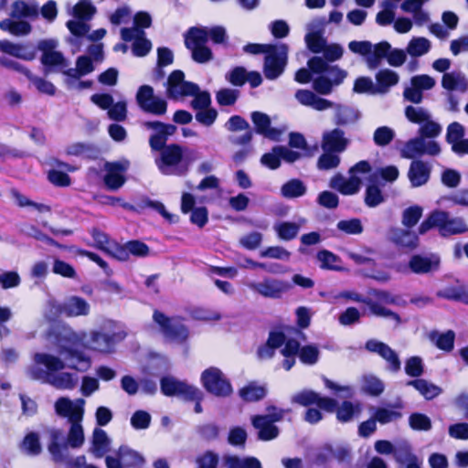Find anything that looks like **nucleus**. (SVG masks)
<instances>
[{"label":"nucleus","instance_id":"nucleus-1","mask_svg":"<svg viewBox=\"0 0 468 468\" xmlns=\"http://www.w3.org/2000/svg\"><path fill=\"white\" fill-rule=\"evenodd\" d=\"M90 366V360L84 355L61 345L58 354L35 353L33 363L27 367V374L30 378L49 384L58 389L71 390L77 387L79 378L76 374L62 370L69 367L84 372Z\"/></svg>","mask_w":468,"mask_h":468},{"label":"nucleus","instance_id":"nucleus-2","mask_svg":"<svg viewBox=\"0 0 468 468\" xmlns=\"http://www.w3.org/2000/svg\"><path fill=\"white\" fill-rule=\"evenodd\" d=\"M348 48L351 52L364 57L367 66L370 69H377L384 58L393 67H400L407 58V51L399 48L391 49L390 44L387 41L374 45L367 40H354L348 43Z\"/></svg>","mask_w":468,"mask_h":468},{"label":"nucleus","instance_id":"nucleus-3","mask_svg":"<svg viewBox=\"0 0 468 468\" xmlns=\"http://www.w3.org/2000/svg\"><path fill=\"white\" fill-rule=\"evenodd\" d=\"M197 159V153L195 150L170 144L161 150L156 165L164 175L180 176L187 173L191 163Z\"/></svg>","mask_w":468,"mask_h":468},{"label":"nucleus","instance_id":"nucleus-4","mask_svg":"<svg viewBox=\"0 0 468 468\" xmlns=\"http://www.w3.org/2000/svg\"><path fill=\"white\" fill-rule=\"evenodd\" d=\"M125 334H105L99 331L86 332H70L67 338L69 342L75 346H81L85 348L101 352L108 353L112 351L114 346L116 339H122Z\"/></svg>","mask_w":468,"mask_h":468},{"label":"nucleus","instance_id":"nucleus-5","mask_svg":"<svg viewBox=\"0 0 468 468\" xmlns=\"http://www.w3.org/2000/svg\"><path fill=\"white\" fill-rule=\"evenodd\" d=\"M284 356L282 366L284 369L290 370L295 364V355L298 354L300 361L304 365H314L318 362L320 350L315 345H306L300 348L296 340L288 339L281 350Z\"/></svg>","mask_w":468,"mask_h":468},{"label":"nucleus","instance_id":"nucleus-6","mask_svg":"<svg viewBox=\"0 0 468 468\" xmlns=\"http://www.w3.org/2000/svg\"><path fill=\"white\" fill-rule=\"evenodd\" d=\"M200 381L208 393L218 398H228L234 392L229 378L216 367L205 369L201 373Z\"/></svg>","mask_w":468,"mask_h":468},{"label":"nucleus","instance_id":"nucleus-7","mask_svg":"<svg viewBox=\"0 0 468 468\" xmlns=\"http://www.w3.org/2000/svg\"><path fill=\"white\" fill-rule=\"evenodd\" d=\"M369 170V164L367 161H360L349 170V177L335 175L330 180V186L343 195L350 196L357 193L361 187L364 177L358 176L359 173H366Z\"/></svg>","mask_w":468,"mask_h":468},{"label":"nucleus","instance_id":"nucleus-8","mask_svg":"<svg viewBox=\"0 0 468 468\" xmlns=\"http://www.w3.org/2000/svg\"><path fill=\"white\" fill-rule=\"evenodd\" d=\"M208 32L206 27H192L186 35L185 44L191 51L192 58L197 63H207L213 58V53L206 46Z\"/></svg>","mask_w":468,"mask_h":468},{"label":"nucleus","instance_id":"nucleus-9","mask_svg":"<svg viewBox=\"0 0 468 468\" xmlns=\"http://www.w3.org/2000/svg\"><path fill=\"white\" fill-rule=\"evenodd\" d=\"M153 320L158 325L160 332L169 340L183 343L188 338V329L181 318L168 317L160 311H154Z\"/></svg>","mask_w":468,"mask_h":468},{"label":"nucleus","instance_id":"nucleus-10","mask_svg":"<svg viewBox=\"0 0 468 468\" xmlns=\"http://www.w3.org/2000/svg\"><path fill=\"white\" fill-rule=\"evenodd\" d=\"M441 266V257L436 253L429 254H414L412 255L407 265L397 264L395 266L397 271L407 273L409 271L423 275L437 271Z\"/></svg>","mask_w":468,"mask_h":468},{"label":"nucleus","instance_id":"nucleus-11","mask_svg":"<svg viewBox=\"0 0 468 468\" xmlns=\"http://www.w3.org/2000/svg\"><path fill=\"white\" fill-rule=\"evenodd\" d=\"M287 45L271 47V51L266 54L263 65V73L268 80H275L282 74L287 64Z\"/></svg>","mask_w":468,"mask_h":468},{"label":"nucleus","instance_id":"nucleus-12","mask_svg":"<svg viewBox=\"0 0 468 468\" xmlns=\"http://www.w3.org/2000/svg\"><path fill=\"white\" fill-rule=\"evenodd\" d=\"M144 463L145 459L141 453L127 446H121L116 456L108 455L105 458L107 468H141Z\"/></svg>","mask_w":468,"mask_h":468},{"label":"nucleus","instance_id":"nucleus-13","mask_svg":"<svg viewBox=\"0 0 468 468\" xmlns=\"http://www.w3.org/2000/svg\"><path fill=\"white\" fill-rule=\"evenodd\" d=\"M248 287L255 293L269 299H279L291 285L281 279L265 277L261 282H249Z\"/></svg>","mask_w":468,"mask_h":468},{"label":"nucleus","instance_id":"nucleus-14","mask_svg":"<svg viewBox=\"0 0 468 468\" xmlns=\"http://www.w3.org/2000/svg\"><path fill=\"white\" fill-rule=\"evenodd\" d=\"M136 102L139 107L146 112L154 115H163L166 112V101L155 96L154 89L149 85H143L138 89Z\"/></svg>","mask_w":468,"mask_h":468},{"label":"nucleus","instance_id":"nucleus-15","mask_svg":"<svg viewBox=\"0 0 468 468\" xmlns=\"http://www.w3.org/2000/svg\"><path fill=\"white\" fill-rule=\"evenodd\" d=\"M161 390L165 396H184L187 399H199L202 396V391L198 388L173 377H165L161 379Z\"/></svg>","mask_w":468,"mask_h":468},{"label":"nucleus","instance_id":"nucleus-16","mask_svg":"<svg viewBox=\"0 0 468 468\" xmlns=\"http://www.w3.org/2000/svg\"><path fill=\"white\" fill-rule=\"evenodd\" d=\"M58 45V40L52 38L39 41L37 48L42 52L40 60L46 67L64 70L69 67V64L62 53L57 49Z\"/></svg>","mask_w":468,"mask_h":468},{"label":"nucleus","instance_id":"nucleus-17","mask_svg":"<svg viewBox=\"0 0 468 468\" xmlns=\"http://www.w3.org/2000/svg\"><path fill=\"white\" fill-rule=\"evenodd\" d=\"M435 85L436 80L430 75L413 76L410 85H407L403 90V98L412 103H420L423 100L422 92L433 89Z\"/></svg>","mask_w":468,"mask_h":468},{"label":"nucleus","instance_id":"nucleus-18","mask_svg":"<svg viewBox=\"0 0 468 468\" xmlns=\"http://www.w3.org/2000/svg\"><path fill=\"white\" fill-rule=\"evenodd\" d=\"M198 91V86L185 80V74L181 70L173 71L167 80V95L174 99L194 95Z\"/></svg>","mask_w":468,"mask_h":468},{"label":"nucleus","instance_id":"nucleus-19","mask_svg":"<svg viewBox=\"0 0 468 468\" xmlns=\"http://www.w3.org/2000/svg\"><path fill=\"white\" fill-rule=\"evenodd\" d=\"M91 101L102 110H107L110 119L117 122L124 121L127 117V103L125 101H120L114 103L113 98L110 94H93Z\"/></svg>","mask_w":468,"mask_h":468},{"label":"nucleus","instance_id":"nucleus-20","mask_svg":"<svg viewBox=\"0 0 468 468\" xmlns=\"http://www.w3.org/2000/svg\"><path fill=\"white\" fill-rule=\"evenodd\" d=\"M85 400L77 399L75 400L67 397L58 399L54 404L55 412L59 417L67 418L69 422L82 420L84 415Z\"/></svg>","mask_w":468,"mask_h":468},{"label":"nucleus","instance_id":"nucleus-21","mask_svg":"<svg viewBox=\"0 0 468 468\" xmlns=\"http://www.w3.org/2000/svg\"><path fill=\"white\" fill-rule=\"evenodd\" d=\"M365 347L367 351L377 354L384 359L389 371L398 372L400 369L401 363L398 353L386 343L370 339L366 343Z\"/></svg>","mask_w":468,"mask_h":468},{"label":"nucleus","instance_id":"nucleus-22","mask_svg":"<svg viewBox=\"0 0 468 468\" xmlns=\"http://www.w3.org/2000/svg\"><path fill=\"white\" fill-rule=\"evenodd\" d=\"M324 25V18H315L306 26L307 34L304 40L307 48L314 53H321L326 44V40L323 37Z\"/></svg>","mask_w":468,"mask_h":468},{"label":"nucleus","instance_id":"nucleus-23","mask_svg":"<svg viewBox=\"0 0 468 468\" xmlns=\"http://www.w3.org/2000/svg\"><path fill=\"white\" fill-rule=\"evenodd\" d=\"M127 161L119 163H106L104 165L105 176L103 181L110 190H117L121 188L126 179L124 173L128 168Z\"/></svg>","mask_w":468,"mask_h":468},{"label":"nucleus","instance_id":"nucleus-24","mask_svg":"<svg viewBox=\"0 0 468 468\" xmlns=\"http://www.w3.org/2000/svg\"><path fill=\"white\" fill-rule=\"evenodd\" d=\"M144 127L153 130L154 133L149 139V144L154 150H162L168 136L174 134L176 127L172 124H165L160 122H146L144 123Z\"/></svg>","mask_w":468,"mask_h":468},{"label":"nucleus","instance_id":"nucleus-25","mask_svg":"<svg viewBox=\"0 0 468 468\" xmlns=\"http://www.w3.org/2000/svg\"><path fill=\"white\" fill-rule=\"evenodd\" d=\"M90 235L93 239L92 246L98 250H102L112 258H123V252L119 249V245L116 241L110 239V237L97 228L90 229Z\"/></svg>","mask_w":468,"mask_h":468},{"label":"nucleus","instance_id":"nucleus-26","mask_svg":"<svg viewBox=\"0 0 468 468\" xmlns=\"http://www.w3.org/2000/svg\"><path fill=\"white\" fill-rule=\"evenodd\" d=\"M388 235V240L396 246L410 250H415L419 246L418 235L409 229H406L399 227L391 228Z\"/></svg>","mask_w":468,"mask_h":468},{"label":"nucleus","instance_id":"nucleus-27","mask_svg":"<svg viewBox=\"0 0 468 468\" xmlns=\"http://www.w3.org/2000/svg\"><path fill=\"white\" fill-rule=\"evenodd\" d=\"M58 308L60 313L69 317L88 316L90 313L88 301L76 295L68 297Z\"/></svg>","mask_w":468,"mask_h":468},{"label":"nucleus","instance_id":"nucleus-28","mask_svg":"<svg viewBox=\"0 0 468 468\" xmlns=\"http://www.w3.org/2000/svg\"><path fill=\"white\" fill-rule=\"evenodd\" d=\"M121 35L122 38L125 41L134 39L133 51L138 57L145 56L152 48L151 42L143 37L144 33L136 27L122 28Z\"/></svg>","mask_w":468,"mask_h":468},{"label":"nucleus","instance_id":"nucleus-29","mask_svg":"<svg viewBox=\"0 0 468 468\" xmlns=\"http://www.w3.org/2000/svg\"><path fill=\"white\" fill-rule=\"evenodd\" d=\"M349 140L346 138L345 133L340 129H334L324 133L322 138V149L324 151H330L335 153L344 152Z\"/></svg>","mask_w":468,"mask_h":468},{"label":"nucleus","instance_id":"nucleus-30","mask_svg":"<svg viewBox=\"0 0 468 468\" xmlns=\"http://www.w3.org/2000/svg\"><path fill=\"white\" fill-rule=\"evenodd\" d=\"M251 121L255 125L256 132L264 137L278 141L283 131L271 126V118L261 112H253L251 113Z\"/></svg>","mask_w":468,"mask_h":468},{"label":"nucleus","instance_id":"nucleus-31","mask_svg":"<svg viewBox=\"0 0 468 468\" xmlns=\"http://www.w3.org/2000/svg\"><path fill=\"white\" fill-rule=\"evenodd\" d=\"M48 433V451L56 462H61L65 458L68 443L64 440V432L59 429H50Z\"/></svg>","mask_w":468,"mask_h":468},{"label":"nucleus","instance_id":"nucleus-32","mask_svg":"<svg viewBox=\"0 0 468 468\" xmlns=\"http://www.w3.org/2000/svg\"><path fill=\"white\" fill-rule=\"evenodd\" d=\"M431 166L423 161H412L409 171L408 178L412 187H420L426 185L430 179Z\"/></svg>","mask_w":468,"mask_h":468},{"label":"nucleus","instance_id":"nucleus-33","mask_svg":"<svg viewBox=\"0 0 468 468\" xmlns=\"http://www.w3.org/2000/svg\"><path fill=\"white\" fill-rule=\"evenodd\" d=\"M295 99L300 104L319 112L328 110L334 106L333 101L321 98L309 90H298L295 92Z\"/></svg>","mask_w":468,"mask_h":468},{"label":"nucleus","instance_id":"nucleus-34","mask_svg":"<svg viewBox=\"0 0 468 468\" xmlns=\"http://www.w3.org/2000/svg\"><path fill=\"white\" fill-rule=\"evenodd\" d=\"M441 86L448 91L464 93L468 90V79L460 71L444 73L441 78Z\"/></svg>","mask_w":468,"mask_h":468},{"label":"nucleus","instance_id":"nucleus-35","mask_svg":"<svg viewBox=\"0 0 468 468\" xmlns=\"http://www.w3.org/2000/svg\"><path fill=\"white\" fill-rule=\"evenodd\" d=\"M287 340L285 335L281 332H271L269 335L267 342L259 347L258 356L261 359H270L274 354L275 350L281 347L282 345L285 346Z\"/></svg>","mask_w":468,"mask_h":468},{"label":"nucleus","instance_id":"nucleus-36","mask_svg":"<svg viewBox=\"0 0 468 468\" xmlns=\"http://www.w3.org/2000/svg\"><path fill=\"white\" fill-rule=\"evenodd\" d=\"M111 439L106 431L95 428L92 433L91 447L90 452L97 458H101L110 449Z\"/></svg>","mask_w":468,"mask_h":468},{"label":"nucleus","instance_id":"nucleus-37","mask_svg":"<svg viewBox=\"0 0 468 468\" xmlns=\"http://www.w3.org/2000/svg\"><path fill=\"white\" fill-rule=\"evenodd\" d=\"M377 92L378 94H386L390 88L396 86L399 81V76L397 72L385 69L376 74Z\"/></svg>","mask_w":468,"mask_h":468},{"label":"nucleus","instance_id":"nucleus-38","mask_svg":"<svg viewBox=\"0 0 468 468\" xmlns=\"http://www.w3.org/2000/svg\"><path fill=\"white\" fill-rule=\"evenodd\" d=\"M252 425L259 431V438L262 441H270L279 434L278 428L268 418L257 415L252 417Z\"/></svg>","mask_w":468,"mask_h":468},{"label":"nucleus","instance_id":"nucleus-39","mask_svg":"<svg viewBox=\"0 0 468 468\" xmlns=\"http://www.w3.org/2000/svg\"><path fill=\"white\" fill-rule=\"evenodd\" d=\"M305 222L306 220L304 218H300L298 222L282 221L275 224L273 229L279 239L282 240H291L297 236L301 226L305 224Z\"/></svg>","mask_w":468,"mask_h":468},{"label":"nucleus","instance_id":"nucleus-40","mask_svg":"<svg viewBox=\"0 0 468 468\" xmlns=\"http://www.w3.org/2000/svg\"><path fill=\"white\" fill-rule=\"evenodd\" d=\"M19 450L26 455L37 456L42 452L40 436L35 431H30L25 435L19 443Z\"/></svg>","mask_w":468,"mask_h":468},{"label":"nucleus","instance_id":"nucleus-41","mask_svg":"<svg viewBox=\"0 0 468 468\" xmlns=\"http://www.w3.org/2000/svg\"><path fill=\"white\" fill-rule=\"evenodd\" d=\"M119 249L123 252V258H115L119 261H127L130 255L134 257H146L150 254L149 247L139 240H132L126 242L124 245H119Z\"/></svg>","mask_w":468,"mask_h":468},{"label":"nucleus","instance_id":"nucleus-42","mask_svg":"<svg viewBox=\"0 0 468 468\" xmlns=\"http://www.w3.org/2000/svg\"><path fill=\"white\" fill-rule=\"evenodd\" d=\"M407 385L413 387L421 396L429 400L433 399L442 392V389L439 386L423 378L410 380Z\"/></svg>","mask_w":468,"mask_h":468},{"label":"nucleus","instance_id":"nucleus-43","mask_svg":"<svg viewBox=\"0 0 468 468\" xmlns=\"http://www.w3.org/2000/svg\"><path fill=\"white\" fill-rule=\"evenodd\" d=\"M394 459L397 463L404 465L406 468H420V461L413 454L408 444L397 448Z\"/></svg>","mask_w":468,"mask_h":468},{"label":"nucleus","instance_id":"nucleus-44","mask_svg":"<svg viewBox=\"0 0 468 468\" xmlns=\"http://www.w3.org/2000/svg\"><path fill=\"white\" fill-rule=\"evenodd\" d=\"M365 303L368 306L371 314L383 317L391 321L395 326H399L401 324V319L397 313H394L390 309L385 307L379 303L374 302L372 299L365 301Z\"/></svg>","mask_w":468,"mask_h":468},{"label":"nucleus","instance_id":"nucleus-45","mask_svg":"<svg viewBox=\"0 0 468 468\" xmlns=\"http://www.w3.org/2000/svg\"><path fill=\"white\" fill-rule=\"evenodd\" d=\"M431 42L423 37H412L406 48L407 53L413 58L421 57L429 53Z\"/></svg>","mask_w":468,"mask_h":468},{"label":"nucleus","instance_id":"nucleus-46","mask_svg":"<svg viewBox=\"0 0 468 468\" xmlns=\"http://www.w3.org/2000/svg\"><path fill=\"white\" fill-rule=\"evenodd\" d=\"M73 171L69 165L58 162V168L51 169L48 173L49 181L58 186H68L70 185L69 176L63 171Z\"/></svg>","mask_w":468,"mask_h":468},{"label":"nucleus","instance_id":"nucleus-47","mask_svg":"<svg viewBox=\"0 0 468 468\" xmlns=\"http://www.w3.org/2000/svg\"><path fill=\"white\" fill-rule=\"evenodd\" d=\"M37 4H30L24 0H17L13 3L11 16L13 17H37L38 16Z\"/></svg>","mask_w":468,"mask_h":468},{"label":"nucleus","instance_id":"nucleus-48","mask_svg":"<svg viewBox=\"0 0 468 468\" xmlns=\"http://www.w3.org/2000/svg\"><path fill=\"white\" fill-rule=\"evenodd\" d=\"M82 420H74L70 422V427L67 436V443L71 448H80L84 441V430L81 425Z\"/></svg>","mask_w":468,"mask_h":468},{"label":"nucleus","instance_id":"nucleus-49","mask_svg":"<svg viewBox=\"0 0 468 468\" xmlns=\"http://www.w3.org/2000/svg\"><path fill=\"white\" fill-rule=\"evenodd\" d=\"M0 28L15 36H26L31 31L30 24L23 20L5 19L0 22Z\"/></svg>","mask_w":468,"mask_h":468},{"label":"nucleus","instance_id":"nucleus-50","mask_svg":"<svg viewBox=\"0 0 468 468\" xmlns=\"http://www.w3.org/2000/svg\"><path fill=\"white\" fill-rule=\"evenodd\" d=\"M316 261L319 267L324 270L339 271L340 259L327 250H319L316 254Z\"/></svg>","mask_w":468,"mask_h":468},{"label":"nucleus","instance_id":"nucleus-51","mask_svg":"<svg viewBox=\"0 0 468 468\" xmlns=\"http://www.w3.org/2000/svg\"><path fill=\"white\" fill-rule=\"evenodd\" d=\"M240 398L249 402L261 399L266 395V389L263 386L250 383L239 390Z\"/></svg>","mask_w":468,"mask_h":468},{"label":"nucleus","instance_id":"nucleus-52","mask_svg":"<svg viewBox=\"0 0 468 468\" xmlns=\"http://www.w3.org/2000/svg\"><path fill=\"white\" fill-rule=\"evenodd\" d=\"M224 463L227 468H262L261 462L255 457L227 456Z\"/></svg>","mask_w":468,"mask_h":468},{"label":"nucleus","instance_id":"nucleus-53","mask_svg":"<svg viewBox=\"0 0 468 468\" xmlns=\"http://www.w3.org/2000/svg\"><path fill=\"white\" fill-rule=\"evenodd\" d=\"M94 70L93 61L88 56H80L76 62L75 69H69L65 73L73 78H80Z\"/></svg>","mask_w":468,"mask_h":468},{"label":"nucleus","instance_id":"nucleus-54","mask_svg":"<svg viewBox=\"0 0 468 468\" xmlns=\"http://www.w3.org/2000/svg\"><path fill=\"white\" fill-rule=\"evenodd\" d=\"M305 192L306 186L299 179H292L281 187V193L286 198H296L303 196Z\"/></svg>","mask_w":468,"mask_h":468},{"label":"nucleus","instance_id":"nucleus-55","mask_svg":"<svg viewBox=\"0 0 468 468\" xmlns=\"http://www.w3.org/2000/svg\"><path fill=\"white\" fill-rule=\"evenodd\" d=\"M361 412V407L359 403H352L345 401L336 410L337 420L342 422H347L357 417Z\"/></svg>","mask_w":468,"mask_h":468},{"label":"nucleus","instance_id":"nucleus-56","mask_svg":"<svg viewBox=\"0 0 468 468\" xmlns=\"http://www.w3.org/2000/svg\"><path fill=\"white\" fill-rule=\"evenodd\" d=\"M423 208L419 205L405 208L401 214V224L407 229L414 227L422 217Z\"/></svg>","mask_w":468,"mask_h":468},{"label":"nucleus","instance_id":"nucleus-57","mask_svg":"<svg viewBox=\"0 0 468 468\" xmlns=\"http://www.w3.org/2000/svg\"><path fill=\"white\" fill-rule=\"evenodd\" d=\"M468 231V224L462 218L449 216L446 225L442 227V236L462 234Z\"/></svg>","mask_w":468,"mask_h":468},{"label":"nucleus","instance_id":"nucleus-58","mask_svg":"<svg viewBox=\"0 0 468 468\" xmlns=\"http://www.w3.org/2000/svg\"><path fill=\"white\" fill-rule=\"evenodd\" d=\"M96 12L95 6L90 0H80L72 8V16L78 19L88 20Z\"/></svg>","mask_w":468,"mask_h":468},{"label":"nucleus","instance_id":"nucleus-59","mask_svg":"<svg viewBox=\"0 0 468 468\" xmlns=\"http://www.w3.org/2000/svg\"><path fill=\"white\" fill-rule=\"evenodd\" d=\"M362 389L373 396L381 394L384 390L383 382L373 375H366L362 378Z\"/></svg>","mask_w":468,"mask_h":468},{"label":"nucleus","instance_id":"nucleus-60","mask_svg":"<svg viewBox=\"0 0 468 468\" xmlns=\"http://www.w3.org/2000/svg\"><path fill=\"white\" fill-rule=\"evenodd\" d=\"M424 138H416L409 141L401 150V155L405 158H414L423 154Z\"/></svg>","mask_w":468,"mask_h":468},{"label":"nucleus","instance_id":"nucleus-61","mask_svg":"<svg viewBox=\"0 0 468 468\" xmlns=\"http://www.w3.org/2000/svg\"><path fill=\"white\" fill-rule=\"evenodd\" d=\"M405 115L410 122L414 123H423L431 118V114L426 109L414 106H407Z\"/></svg>","mask_w":468,"mask_h":468},{"label":"nucleus","instance_id":"nucleus-62","mask_svg":"<svg viewBox=\"0 0 468 468\" xmlns=\"http://www.w3.org/2000/svg\"><path fill=\"white\" fill-rule=\"evenodd\" d=\"M25 76L34 84L38 91L48 95L55 94L56 88L50 81L34 76L30 71H25Z\"/></svg>","mask_w":468,"mask_h":468},{"label":"nucleus","instance_id":"nucleus-63","mask_svg":"<svg viewBox=\"0 0 468 468\" xmlns=\"http://www.w3.org/2000/svg\"><path fill=\"white\" fill-rule=\"evenodd\" d=\"M337 154L338 153L324 151L318 159L317 167L320 170H329L337 167L340 164V157Z\"/></svg>","mask_w":468,"mask_h":468},{"label":"nucleus","instance_id":"nucleus-64","mask_svg":"<svg viewBox=\"0 0 468 468\" xmlns=\"http://www.w3.org/2000/svg\"><path fill=\"white\" fill-rule=\"evenodd\" d=\"M394 137L395 132L388 126L378 127L373 134V140L378 146L388 145Z\"/></svg>","mask_w":468,"mask_h":468}]
</instances>
